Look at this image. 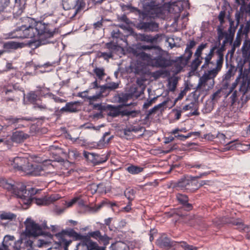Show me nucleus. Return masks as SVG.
Segmentation results:
<instances>
[{
    "mask_svg": "<svg viewBox=\"0 0 250 250\" xmlns=\"http://www.w3.org/2000/svg\"><path fill=\"white\" fill-rule=\"evenodd\" d=\"M193 182L187 178H181L176 184V187L181 190H189L191 191L195 190L194 188H190L193 184Z\"/></svg>",
    "mask_w": 250,
    "mask_h": 250,
    "instance_id": "nucleus-13",
    "label": "nucleus"
},
{
    "mask_svg": "<svg viewBox=\"0 0 250 250\" xmlns=\"http://www.w3.org/2000/svg\"><path fill=\"white\" fill-rule=\"evenodd\" d=\"M83 155L87 161H89L94 164L96 154L93 153H90L86 151H83Z\"/></svg>",
    "mask_w": 250,
    "mask_h": 250,
    "instance_id": "nucleus-45",
    "label": "nucleus"
},
{
    "mask_svg": "<svg viewBox=\"0 0 250 250\" xmlns=\"http://www.w3.org/2000/svg\"><path fill=\"white\" fill-rule=\"evenodd\" d=\"M104 92L100 88L99 91L95 95L87 97L89 104H93L95 102H99L104 97Z\"/></svg>",
    "mask_w": 250,
    "mask_h": 250,
    "instance_id": "nucleus-27",
    "label": "nucleus"
},
{
    "mask_svg": "<svg viewBox=\"0 0 250 250\" xmlns=\"http://www.w3.org/2000/svg\"><path fill=\"white\" fill-rule=\"evenodd\" d=\"M170 64L171 62L162 56L154 59L153 62L151 63V65L153 66L162 68H166Z\"/></svg>",
    "mask_w": 250,
    "mask_h": 250,
    "instance_id": "nucleus-19",
    "label": "nucleus"
},
{
    "mask_svg": "<svg viewBox=\"0 0 250 250\" xmlns=\"http://www.w3.org/2000/svg\"><path fill=\"white\" fill-rule=\"evenodd\" d=\"M23 240L22 238L16 240L15 237L13 235H6L4 238L1 245L0 246V250H20L21 245Z\"/></svg>",
    "mask_w": 250,
    "mask_h": 250,
    "instance_id": "nucleus-8",
    "label": "nucleus"
},
{
    "mask_svg": "<svg viewBox=\"0 0 250 250\" xmlns=\"http://www.w3.org/2000/svg\"><path fill=\"white\" fill-rule=\"evenodd\" d=\"M217 137L220 139L221 143L223 144H225L226 145H230L231 143H232L234 141H230L228 142L226 141V139H227V137L226 136L223 134V133H218L217 135Z\"/></svg>",
    "mask_w": 250,
    "mask_h": 250,
    "instance_id": "nucleus-53",
    "label": "nucleus"
},
{
    "mask_svg": "<svg viewBox=\"0 0 250 250\" xmlns=\"http://www.w3.org/2000/svg\"><path fill=\"white\" fill-rule=\"evenodd\" d=\"M221 90H218L215 93H214L211 95V99L212 101H217L218 99H219L221 97L220 96Z\"/></svg>",
    "mask_w": 250,
    "mask_h": 250,
    "instance_id": "nucleus-61",
    "label": "nucleus"
},
{
    "mask_svg": "<svg viewBox=\"0 0 250 250\" xmlns=\"http://www.w3.org/2000/svg\"><path fill=\"white\" fill-rule=\"evenodd\" d=\"M156 99L157 97H154L150 100H147V101L144 103L143 108L145 109L148 108L153 103H155Z\"/></svg>",
    "mask_w": 250,
    "mask_h": 250,
    "instance_id": "nucleus-56",
    "label": "nucleus"
},
{
    "mask_svg": "<svg viewBox=\"0 0 250 250\" xmlns=\"http://www.w3.org/2000/svg\"><path fill=\"white\" fill-rule=\"evenodd\" d=\"M111 250H127L128 247L124 242L119 241L111 245Z\"/></svg>",
    "mask_w": 250,
    "mask_h": 250,
    "instance_id": "nucleus-30",
    "label": "nucleus"
},
{
    "mask_svg": "<svg viewBox=\"0 0 250 250\" xmlns=\"http://www.w3.org/2000/svg\"><path fill=\"white\" fill-rule=\"evenodd\" d=\"M67 236L72 237L75 240H84L86 238V236L77 233L73 229L62 230L61 232L56 234L55 237L58 240V244L64 247L65 250H67L68 247L72 242L70 239H67Z\"/></svg>",
    "mask_w": 250,
    "mask_h": 250,
    "instance_id": "nucleus-3",
    "label": "nucleus"
},
{
    "mask_svg": "<svg viewBox=\"0 0 250 250\" xmlns=\"http://www.w3.org/2000/svg\"><path fill=\"white\" fill-rule=\"evenodd\" d=\"M108 157L106 155H100L96 154L94 164L98 165L107 161Z\"/></svg>",
    "mask_w": 250,
    "mask_h": 250,
    "instance_id": "nucleus-41",
    "label": "nucleus"
},
{
    "mask_svg": "<svg viewBox=\"0 0 250 250\" xmlns=\"http://www.w3.org/2000/svg\"><path fill=\"white\" fill-rule=\"evenodd\" d=\"M9 123L11 124H15L22 122L23 121H33V120L32 118L29 117H23L21 118H10L9 119Z\"/></svg>",
    "mask_w": 250,
    "mask_h": 250,
    "instance_id": "nucleus-39",
    "label": "nucleus"
},
{
    "mask_svg": "<svg viewBox=\"0 0 250 250\" xmlns=\"http://www.w3.org/2000/svg\"><path fill=\"white\" fill-rule=\"evenodd\" d=\"M60 111L61 112H75L77 111V106L75 103H68L65 106L62 107Z\"/></svg>",
    "mask_w": 250,
    "mask_h": 250,
    "instance_id": "nucleus-29",
    "label": "nucleus"
},
{
    "mask_svg": "<svg viewBox=\"0 0 250 250\" xmlns=\"http://www.w3.org/2000/svg\"><path fill=\"white\" fill-rule=\"evenodd\" d=\"M3 47L5 50L10 51L11 50H16L22 47V43L13 41H9L4 43Z\"/></svg>",
    "mask_w": 250,
    "mask_h": 250,
    "instance_id": "nucleus-25",
    "label": "nucleus"
},
{
    "mask_svg": "<svg viewBox=\"0 0 250 250\" xmlns=\"http://www.w3.org/2000/svg\"><path fill=\"white\" fill-rule=\"evenodd\" d=\"M62 6L64 9L71 11L72 18L84 9L85 3L83 0H62Z\"/></svg>",
    "mask_w": 250,
    "mask_h": 250,
    "instance_id": "nucleus-6",
    "label": "nucleus"
},
{
    "mask_svg": "<svg viewBox=\"0 0 250 250\" xmlns=\"http://www.w3.org/2000/svg\"><path fill=\"white\" fill-rule=\"evenodd\" d=\"M223 220L222 221V222L224 223L232 224L233 225H236L237 226H242V227H243L244 225L242 223L239 222L237 221L234 220L233 219H230V218H227L226 217H224L223 218Z\"/></svg>",
    "mask_w": 250,
    "mask_h": 250,
    "instance_id": "nucleus-46",
    "label": "nucleus"
},
{
    "mask_svg": "<svg viewBox=\"0 0 250 250\" xmlns=\"http://www.w3.org/2000/svg\"><path fill=\"white\" fill-rule=\"evenodd\" d=\"M237 78H240L239 90L245 96V94L250 90V69H245L243 73L241 71Z\"/></svg>",
    "mask_w": 250,
    "mask_h": 250,
    "instance_id": "nucleus-9",
    "label": "nucleus"
},
{
    "mask_svg": "<svg viewBox=\"0 0 250 250\" xmlns=\"http://www.w3.org/2000/svg\"><path fill=\"white\" fill-rule=\"evenodd\" d=\"M17 215L15 214L10 212L1 211L0 213V219L1 220H7L6 223H2L1 224L3 226H7L9 222L15 221Z\"/></svg>",
    "mask_w": 250,
    "mask_h": 250,
    "instance_id": "nucleus-21",
    "label": "nucleus"
},
{
    "mask_svg": "<svg viewBox=\"0 0 250 250\" xmlns=\"http://www.w3.org/2000/svg\"><path fill=\"white\" fill-rule=\"evenodd\" d=\"M142 128H143L142 127H140L139 126H134L133 125H129L126 126V127H125V131H129L130 133L131 132H137L139 131H141V129H142Z\"/></svg>",
    "mask_w": 250,
    "mask_h": 250,
    "instance_id": "nucleus-47",
    "label": "nucleus"
},
{
    "mask_svg": "<svg viewBox=\"0 0 250 250\" xmlns=\"http://www.w3.org/2000/svg\"><path fill=\"white\" fill-rule=\"evenodd\" d=\"M241 29H239L238 32L237 33V34H236V37L235 40L234 41L233 44H232L233 46H234V47H236L237 48L239 47L241 43L242 36L241 35Z\"/></svg>",
    "mask_w": 250,
    "mask_h": 250,
    "instance_id": "nucleus-40",
    "label": "nucleus"
},
{
    "mask_svg": "<svg viewBox=\"0 0 250 250\" xmlns=\"http://www.w3.org/2000/svg\"><path fill=\"white\" fill-rule=\"evenodd\" d=\"M234 74L233 69L232 68H229L223 76V80L227 82L229 81L231 78L234 75Z\"/></svg>",
    "mask_w": 250,
    "mask_h": 250,
    "instance_id": "nucleus-43",
    "label": "nucleus"
},
{
    "mask_svg": "<svg viewBox=\"0 0 250 250\" xmlns=\"http://www.w3.org/2000/svg\"><path fill=\"white\" fill-rule=\"evenodd\" d=\"M242 53L244 62H249L250 68V42L244 41L242 47Z\"/></svg>",
    "mask_w": 250,
    "mask_h": 250,
    "instance_id": "nucleus-20",
    "label": "nucleus"
},
{
    "mask_svg": "<svg viewBox=\"0 0 250 250\" xmlns=\"http://www.w3.org/2000/svg\"><path fill=\"white\" fill-rule=\"evenodd\" d=\"M207 46V43H201L198 46L194 55L195 59L191 63L192 69L196 70L201 65L202 60H204V62L201 68L207 69L199 79L198 83L196 88V92H199V94L207 92L213 87L215 83L214 78L221 70L214 67V62L211 61L214 51L217 48L216 45L212 46L210 49L209 51L206 54L205 57L202 56L203 51Z\"/></svg>",
    "mask_w": 250,
    "mask_h": 250,
    "instance_id": "nucleus-1",
    "label": "nucleus"
},
{
    "mask_svg": "<svg viewBox=\"0 0 250 250\" xmlns=\"http://www.w3.org/2000/svg\"><path fill=\"white\" fill-rule=\"evenodd\" d=\"M27 23L12 32L11 38H33L37 37L41 44L51 42L52 38L56 32V29L50 24H45L42 22H36L32 19L26 17L24 19Z\"/></svg>",
    "mask_w": 250,
    "mask_h": 250,
    "instance_id": "nucleus-2",
    "label": "nucleus"
},
{
    "mask_svg": "<svg viewBox=\"0 0 250 250\" xmlns=\"http://www.w3.org/2000/svg\"><path fill=\"white\" fill-rule=\"evenodd\" d=\"M33 108L35 109H38L42 111H45L47 110H50V108L48 107V106L42 102H36L34 104Z\"/></svg>",
    "mask_w": 250,
    "mask_h": 250,
    "instance_id": "nucleus-38",
    "label": "nucleus"
},
{
    "mask_svg": "<svg viewBox=\"0 0 250 250\" xmlns=\"http://www.w3.org/2000/svg\"><path fill=\"white\" fill-rule=\"evenodd\" d=\"M125 195L129 200V203H131V201L134 198V191L133 189L125 190Z\"/></svg>",
    "mask_w": 250,
    "mask_h": 250,
    "instance_id": "nucleus-48",
    "label": "nucleus"
},
{
    "mask_svg": "<svg viewBox=\"0 0 250 250\" xmlns=\"http://www.w3.org/2000/svg\"><path fill=\"white\" fill-rule=\"evenodd\" d=\"M165 74V71L163 70H158L151 73V76L155 80L159 78L161 76Z\"/></svg>",
    "mask_w": 250,
    "mask_h": 250,
    "instance_id": "nucleus-57",
    "label": "nucleus"
},
{
    "mask_svg": "<svg viewBox=\"0 0 250 250\" xmlns=\"http://www.w3.org/2000/svg\"><path fill=\"white\" fill-rule=\"evenodd\" d=\"M42 89H39L34 91H31L27 95V98L28 100L34 104L37 102V98L39 96H42L43 95V93H42Z\"/></svg>",
    "mask_w": 250,
    "mask_h": 250,
    "instance_id": "nucleus-24",
    "label": "nucleus"
},
{
    "mask_svg": "<svg viewBox=\"0 0 250 250\" xmlns=\"http://www.w3.org/2000/svg\"><path fill=\"white\" fill-rule=\"evenodd\" d=\"M192 55V52L191 50H187L186 49L184 56H182L183 57L184 61H185L186 62H188L189 60L191 58Z\"/></svg>",
    "mask_w": 250,
    "mask_h": 250,
    "instance_id": "nucleus-52",
    "label": "nucleus"
},
{
    "mask_svg": "<svg viewBox=\"0 0 250 250\" xmlns=\"http://www.w3.org/2000/svg\"><path fill=\"white\" fill-rule=\"evenodd\" d=\"M23 201V203L25 204H29L31 202L35 203L39 206H46L48 205L49 202L47 201V197L43 198H33L31 200L30 198H26L25 195H18Z\"/></svg>",
    "mask_w": 250,
    "mask_h": 250,
    "instance_id": "nucleus-12",
    "label": "nucleus"
},
{
    "mask_svg": "<svg viewBox=\"0 0 250 250\" xmlns=\"http://www.w3.org/2000/svg\"><path fill=\"white\" fill-rule=\"evenodd\" d=\"M240 10L242 12L245 11L246 13H250V4L242 5L240 7Z\"/></svg>",
    "mask_w": 250,
    "mask_h": 250,
    "instance_id": "nucleus-64",
    "label": "nucleus"
},
{
    "mask_svg": "<svg viewBox=\"0 0 250 250\" xmlns=\"http://www.w3.org/2000/svg\"><path fill=\"white\" fill-rule=\"evenodd\" d=\"M119 87V83L115 82H110L106 83V84L102 86H100V88L104 92L105 90L109 89L110 90H113Z\"/></svg>",
    "mask_w": 250,
    "mask_h": 250,
    "instance_id": "nucleus-32",
    "label": "nucleus"
},
{
    "mask_svg": "<svg viewBox=\"0 0 250 250\" xmlns=\"http://www.w3.org/2000/svg\"><path fill=\"white\" fill-rule=\"evenodd\" d=\"M121 105L114 106H111L110 107L108 115L112 117H117L119 115L131 116L135 117L139 114V111L137 110H128L127 109L121 110Z\"/></svg>",
    "mask_w": 250,
    "mask_h": 250,
    "instance_id": "nucleus-10",
    "label": "nucleus"
},
{
    "mask_svg": "<svg viewBox=\"0 0 250 250\" xmlns=\"http://www.w3.org/2000/svg\"><path fill=\"white\" fill-rule=\"evenodd\" d=\"M88 250H100V248H104L103 247H99L96 242H93L91 240H85Z\"/></svg>",
    "mask_w": 250,
    "mask_h": 250,
    "instance_id": "nucleus-37",
    "label": "nucleus"
},
{
    "mask_svg": "<svg viewBox=\"0 0 250 250\" xmlns=\"http://www.w3.org/2000/svg\"><path fill=\"white\" fill-rule=\"evenodd\" d=\"M239 29H241V35L243 36V35H245L247 36L250 31V22L247 21L245 25H241Z\"/></svg>",
    "mask_w": 250,
    "mask_h": 250,
    "instance_id": "nucleus-42",
    "label": "nucleus"
},
{
    "mask_svg": "<svg viewBox=\"0 0 250 250\" xmlns=\"http://www.w3.org/2000/svg\"><path fill=\"white\" fill-rule=\"evenodd\" d=\"M179 244H180L181 247L184 248L185 250H197L196 247L188 245L185 242H179Z\"/></svg>",
    "mask_w": 250,
    "mask_h": 250,
    "instance_id": "nucleus-51",
    "label": "nucleus"
},
{
    "mask_svg": "<svg viewBox=\"0 0 250 250\" xmlns=\"http://www.w3.org/2000/svg\"><path fill=\"white\" fill-rule=\"evenodd\" d=\"M142 28L146 31H156L158 28V24L154 22H145L142 24Z\"/></svg>",
    "mask_w": 250,
    "mask_h": 250,
    "instance_id": "nucleus-26",
    "label": "nucleus"
},
{
    "mask_svg": "<svg viewBox=\"0 0 250 250\" xmlns=\"http://www.w3.org/2000/svg\"><path fill=\"white\" fill-rule=\"evenodd\" d=\"M242 11H237L235 14V20L237 21V25H238L240 22V19L243 17Z\"/></svg>",
    "mask_w": 250,
    "mask_h": 250,
    "instance_id": "nucleus-62",
    "label": "nucleus"
},
{
    "mask_svg": "<svg viewBox=\"0 0 250 250\" xmlns=\"http://www.w3.org/2000/svg\"><path fill=\"white\" fill-rule=\"evenodd\" d=\"M88 236L103 243L104 245H106L109 243V238L106 235H102L99 230L88 232Z\"/></svg>",
    "mask_w": 250,
    "mask_h": 250,
    "instance_id": "nucleus-16",
    "label": "nucleus"
},
{
    "mask_svg": "<svg viewBox=\"0 0 250 250\" xmlns=\"http://www.w3.org/2000/svg\"><path fill=\"white\" fill-rule=\"evenodd\" d=\"M127 171L132 174H137L142 172L143 170V168L134 165H131L128 167L126 168Z\"/></svg>",
    "mask_w": 250,
    "mask_h": 250,
    "instance_id": "nucleus-34",
    "label": "nucleus"
},
{
    "mask_svg": "<svg viewBox=\"0 0 250 250\" xmlns=\"http://www.w3.org/2000/svg\"><path fill=\"white\" fill-rule=\"evenodd\" d=\"M100 56L104 58L105 60H108L109 58H112L113 53L111 51H109L107 52H102Z\"/></svg>",
    "mask_w": 250,
    "mask_h": 250,
    "instance_id": "nucleus-58",
    "label": "nucleus"
},
{
    "mask_svg": "<svg viewBox=\"0 0 250 250\" xmlns=\"http://www.w3.org/2000/svg\"><path fill=\"white\" fill-rule=\"evenodd\" d=\"M28 137L29 135L22 131H16L13 133L12 141L17 143H20L23 142Z\"/></svg>",
    "mask_w": 250,
    "mask_h": 250,
    "instance_id": "nucleus-22",
    "label": "nucleus"
},
{
    "mask_svg": "<svg viewBox=\"0 0 250 250\" xmlns=\"http://www.w3.org/2000/svg\"><path fill=\"white\" fill-rule=\"evenodd\" d=\"M106 47L109 49V51H111L112 52L113 51L116 50L117 48V45L112 42H108L105 44Z\"/></svg>",
    "mask_w": 250,
    "mask_h": 250,
    "instance_id": "nucleus-60",
    "label": "nucleus"
},
{
    "mask_svg": "<svg viewBox=\"0 0 250 250\" xmlns=\"http://www.w3.org/2000/svg\"><path fill=\"white\" fill-rule=\"evenodd\" d=\"M10 2V0H0V13L4 11L7 7Z\"/></svg>",
    "mask_w": 250,
    "mask_h": 250,
    "instance_id": "nucleus-49",
    "label": "nucleus"
},
{
    "mask_svg": "<svg viewBox=\"0 0 250 250\" xmlns=\"http://www.w3.org/2000/svg\"><path fill=\"white\" fill-rule=\"evenodd\" d=\"M24 224L25 229L22 233V236L29 238L42 235L43 234V230L49 229L46 224L40 226L30 218H27L25 221Z\"/></svg>",
    "mask_w": 250,
    "mask_h": 250,
    "instance_id": "nucleus-4",
    "label": "nucleus"
},
{
    "mask_svg": "<svg viewBox=\"0 0 250 250\" xmlns=\"http://www.w3.org/2000/svg\"><path fill=\"white\" fill-rule=\"evenodd\" d=\"M187 63L183 59L182 56L180 57L177 59H176L174 66L176 68L177 71H180Z\"/></svg>",
    "mask_w": 250,
    "mask_h": 250,
    "instance_id": "nucleus-33",
    "label": "nucleus"
},
{
    "mask_svg": "<svg viewBox=\"0 0 250 250\" xmlns=\"http://www.w3.org/2000/svg\"><path fill=\"white\" fill-rule=\"evenodd\" d=\"M157 244L161 248H169L179 244L177 242H171L169 239L165 235H162L157 240Z\"/></svg>",
    "mask_w": 250,
    "mask_h": 250,
    "instance_id": "nucleus-15",
    "label": "nucleus"
},
{
    "mask_svg": "<svg viewBox=\"0 0 250 250\" xmlns=\"http://www.w3.org/2000/svg\"><path fill=\"white\" fill-rule=\"evenodd\" d=\"M161 36L160 34H156L154 36L144 34H140L138 36L139 39L141 41L146 42L147 43H154L157 42L158 39Z\"/></svg>",
    "mask_w": 250,
    "mask_h": 250,
    "instance_id": "nucleus-23",
    "label": "nucleus"
},
{
    "mask_svg": "<svg viewBox=\"0 0 250 250\" xmlns=\"http://www.w3.org/2000/svg\"><path fill=\"white\" fill-rule=\"evenodd\" d=\"M61 198V196L58 194H53L50 195L49 197H47V201L49 202L48 205L53 203V202L57 201Z\"/></svg>",
    "mask_w": 250,
    "mask_h": 250,
    "instance_id": "nucleus-55",
    "label": "nucleus"
},
{
    "mask_svg": "<svg viewBox=\"0 0 250 250\" xmlns=\"http://www.w3.org/2000/svg\"><path fill=\"white\" fill-rule=\"evenodd\" d=\"M232 22H231L230 23V26L229 29V33L223 31V29H222L221 27H218L217 28L219 40L220 41L223 38H225V40L222 43L224 45H226L228 43H229L230 44L232 43L234 35V31H232Z\"/></svg>",
    "mask_w": 250,
    "mask_h": 250,
    "instance_id": "nucleus-11",
    "label": "nucleus"
},
{
    "mask_svg": "<svg viewBox=\"0 0 250 250\" xmlns=\"http://www.w3.org/2000/svg\"><path fill=\"white\" fill-rule=\"evenodd\" d=\"M226 45H224L223 43H222V45L221 46L217 49L216 51V54L217 55V58L215 62H214V66L220 69H222V68L223 67V62H224V54L223 52L225 50V46Z\"/></svg>",
    "mask_w": 250,
    "mask_h": 250,
    "instance_id": "nucleus-17",
    "label": "nucleus"
},
{
    "mask_svg": "<svg viewBox=\"0 0 250 250\" xmlns=\"http://www.w3.org/2000/svg\"><path fill=\"white\" fill-rule=\"evenodd\" d=\"M183 110H193L194 111L191 113L192 115H198L199 113L197 112V106L196 102H191L189 104L183 106Z\"/></svg>",
    "mask_w": 250,
    "mask_h": 250,
    "instance_id": "nucleus-31",
    "label": "nucleus"
},
{
    "mask_svg": "<svg viewBox=\"0 0 250 250\" xmlns=\"http://www.w3.org/2000/svg\"><path fill=\"white\" fill-rule=\"evenodd\" d=\"M15 4L12 9V13L15 18L20 16L23 12L26 4V0L15 1Z\"/></svg>",
    "mask_w": 250,
    "mask_h": 250,
    "instance_id": "nucleus-14",
    "label": "nucleus"
},
{
    "mask_svg": "<svg viewBox=\"0 0 250 250\" xmlns=\"http://www.w3.org/2000/svg\"><path fill=\"white\" fill-rule=\"evenodd\" d=\"M239 78H237L235 80V82L232 83L231 85L230 86V87L229 88V94L231 93V92H233L235 90L234 89H235L237 85L239 83Z\"/></svg>",
    "mask_w": 250,
    "mask_h": 250,
    "instance_id": "nucleus-59",
    "label": "nucleus"
},
{
    "mask_svg": "<svg viewBox=\"0 0 250 250\" xmlns=\"http://www.w3.org/2000/svg\"><path fill=\"white\" fill-rule=\"evenodd\" d=\"M94 73L96 74L98 78L102 80L105 76L104 69L103 67H95L93 70Z\"/></svg>",
    "mask_w": 250,
    "mask_h": 250,
    "instance_id": "nucleus-35",
    "label": "nucleus"
},
{
    "mask_svg": "<svg viewBox=\"0 0 250 250\" xmlns=\"http://www.w3.org/2000/svg\"><path fill=\"white\" fill-rule=\"evenodd\" d=\"M76 250H88L85 240L79 243L76 246Z\"/></svg>",
    "mask_w": 250,
    "mask_h": 250,
    "instance_id": "nucleus-54",
    "label": "nucleus"
},
{
    "mask_svg": "<svg viewBox=\"0 0 250 250\" xmlns=\"http://www.w3.org/2000/svg\"><path fill=\"white\" fill-rule=\"evenodd\" d=\"M166 104L167 102L165 101L160 104H158L157 105L154 106L152 108L150 109L148 111L147 116L149 117L152 114L156 113L157 111L161 109L162 107L166 105Z\"/></svg>",
    "mask_w": 250,
    "mask_h": 250,
    "instance_id": "nucleus-36",
    "label": "nucleus"
},
{
    "mask_svg": "<svg viewBox=\"0 0 250 250\" xmlns=\"http://www.w3.org/2000/svg\"><path fill=\"white\" fill-rule=\"evenodd\" d=\"M52 167L50 160H45L42 163L38 164L28 163L25 168V173L34 176H41L43 175L47 169H51Z\"/></svg>",
    "mask_w": 250,
    "mask_h": 250,
    "instance_id": "nucleus-5",
    "label": "nucleus"
},
{
    "mask_svg": "<svg viewBox=\"0 0 250 250\" xmlns=\"http://www.w3.org/2000/svg\"><path fill=\"white\" fill-rule=\"evenodd\" d=\"M176 197L179 202L184 205L188 202V197L186 195L178 194Z\"/></svg>",
    "mask_w": 250,
    "mask_h": 250,
    "instance_id": "nucleus-50",
    "label": "nucleus"
},
{
    "mask_svg": "<svg viewBox=\"0 0 250 250\" xmlns=\"http://www.w3.org/2000/svg\"><path fill=\"white\" fill-rule=\"evenodd\" d=\"M21 90V88L17 84H12V85H8L5 86L2 89V93L5 95L8 94L9 93H13L14 91Z\"/></svg>",
    "mask_w": 250,
    "mask_h": 250,
    "instance_id": "nucleus-28",
    "label": "nucleus"
},
{
    "mask_svg": "<svg viewBox=\"0 0 250 250\" xmlns=\"http://www.w3.org/2000/svg\"><path fill=\"white\" fill-rule=\"evenodd\" d=\"M196 44V42H195V41H194V40L190 41L189 42H188L187 44V47H186V49L187 50L188 49L191 50V49L195 46Z\"/></svg>",
    "mask_w": 250,
    "mask_h": 250,
    "instance_id": "nucleus-63",
    "label": "nucleus"
},
{
    "mask_svg": "<svg viewBox=\"0 0 250 250\" xmlns=\"http://www.w3.org/2000/svg\"><path fill=\"white\" fill-rule=\"evenodd\" d=\"M231 93L232 94L229 97L231 110L234 112L240 111L244 104L247 102L248 97L242 94L240 99H238V93L236 90Z\"/></svg>",
    "mask_w": 250,
    "mask_h": 250,
    "instance_id": "nucleus-7",
    "label": "nucleus"
},
{
    "mask_svg": "<svg viewBox=\"0 0 250 250\" xmlns=\"http://www.w3.org/2000/svg\"><path fill=\"white\" fill-rule=\"evenodd\" d=\"M140 57L143 60L146 61L149 64L151 65V63L153 62L154 59H152L150 54H148L145 52H142L140 53Z\"/></svg>",
    "mask_w": 250,
    "mask_h": 250,
    "instance_id": "nucleus-44",
    "label": "nucleus"
},
{
    "mask_svg": "<svg viewBox=\"0 0 250 250\" xmlns=\"http://www.w3.org/2000/svg\"><path fill=\"white\" fill-rule=\"evenodd\" d=\"M26 164H28V163L27 159L25 158L17 157L14 159L13 167L19 170H21L25 172V168L27 166V165H25Z\"/></svg>",
    "mask_w": 250,
    "mask_h": 250,
    "instance_id": "nucleus-18",
    "label": "nucleus"
}]
</instances>
